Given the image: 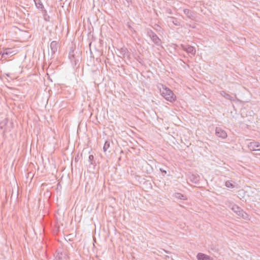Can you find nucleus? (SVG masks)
Segmentation results:
<instances>
[{
    "label": "nucleus",
    "instance_id": "f257e3e1",
    "mask_svg": "<svg viewBox=\"0 0 260 260\" xmlns=\"http://www.w3.org/2000/svg\"><path fill=\"white\" fill-rule=\"evenodd\" d=\"M161 95L168 101L173 102L176 99V95L172 91L166 86L162 85V88L160 89Z\"/></svg>",
    "mask_w": 260,
    "mask_h": 260
},
{
    "label": "nucleus",
    "instance_id": "f8f14e48",
    "mask_svg": "<svg viewBox=\"0 0 260 260\" xmlns=\"http://www.w3.org/2000/svg\"><path fill=\"white\" fill-rule=\"evenodd\" d=\"M35 5L37 8L40 10H44L45 9L44 7L41 2V0H34Z\"/></svg>",
    "mask_w": 260,
    "mask_h": 260
},
{
    "label": "nucleus",
    "instance_id": "6e6552de",
    "mask_svg": "<svg viewBox=\"0 0 260 260\" xmlns=\"http://www.w3.org/2000/svg\"><path fill=\"white\" fill-rule=\"evenodd\" d=\"M67 258H69L70 257L66 251H57L55 259V260H63L64 259H67Z\"/></svg>",
    "mask_w": 260,
    "mask_h": 260
},
{
    "label": "nucleus",
    "instance_id": "1a4fd4ad",
    "mask_svg": "<svg viewBox=\"0 0 260 260\" xmlns=\"http://www.w3.org/2000/svg\"><path fill=\"white\" fill-rule=\"evenodd\" d=\"M216 135L219 138L225 139L227 137L226 133L223 130L222 128L219 127H217L215 129Z\"/></svg>",
    "mask_w": 260,
    "mask_h": 260
},
{
    "label": "nucleus",
    "instance_id": "a878e982",
    "mask_svg": "<svg viewBox=\"0 0 260 260\" xmlns=\"http://www.w3.org/2000/svg\"><path fill=\"white\" fill-rule=\"evenodd\" d=\"M6 75L7 77H9V74H6Z\"/></svg>",
    "mask_w": 260,
    "mask_h": 260
},
{
    "label": "nucleus",
    "instance_id": "4be33fe9",
    "mask_svg": "<svg viewBox=\"0 0 260 260\" xmlns=\"http://www.w3.org/2000/svg\"><path fill=\"white\" fill-rule=\"evenodd\" d=\"M94 156L93 155H90L88 157V161L90 162V165H93L94 162Z\"/></svg>",
    "mask_w": 260,
    "mask_h": 260
},
{
    "label": "nucleus",
    "instance_id": "6ab92c4d",
    "mask_svg": "<svg viewBox=\"0 0 260 260\" xmlns=\"http://www.w3.org/2000/svg\"><path fill=\"white\" fill-rule=\"evenodd\" d=\"M8 122V119L5 118L1 122H0V128L3 129L4 127L7 124Z\"/></svg>",
    "mask_w": 260,
    "mask_h": 260
},
{
    "label": "nucleus",
    "instance_id": "5701e85b",
    "mask_svg": "<svg viewBox=\"0 0 260 260\" xmlns=\"http://www.w3.org/2000/svg\"><path fill=\"white\" fill-rule=\"evenodd\" d=\"M177 198L180 199H183L184 198V196L181 193H178V196L177 197Z\"/></svg>",
    "mask_w": 260,
    "mask_h": 260
},
{
    "label": "nucleus",
    "instance_id": "a211bd4d",
    "mask_svg": "<svg viewBox=\"0 0 260 260\" xmlns=\"http://www.w3.org/2000/svg\"><path fill=\"white\" fill-rule=\"evenodd\" d=\"M110 146V143L109 141H106L104 144L103 147V150L105 152H106L108 149L109 148Z\"/></svg>",
    "mask_w": 260,
    "mask_h": 260
},
{
    "label": "nucleus",
    "instance_id": "dca6fc26",
    "mask_svg": "<svg viewBox=\"0 0 260 260\" xmlns=\"http://www.w3.org/2000/svg\"><path fill=\"white\" fill-rule=\"evenodd\" d=\"M190 180L194 183H197L200 181V177L199 175H192L190 176Z\"/></svg>",
    "mask_w": 260,
    "mask_h": 260
},
{
    "label": "nucleus",
    "instance_id": "2eb2a0df",
    "mask_svg": "<svg viewBox=\"0 0 260 260\" xmlns=\"http://www.w3.org/2000/svg\"><path fill=\"white\" fill-rule=\"evenodd\" d=\"M69 57L73 64L76 66L78 63L79 60L75 59L74 55L73 54H71V53H70Z\"/></svg>",
    "mask_w": 260,
    "mask_h": 260
},
{
    "label": "nucleus",
    "instance_id": "7ed1b4c3",
    "mask_svg": "<svg viewBox=\"0 0 260 260\" xmlns=\"http://www.w3.org/2000/svg\"><path fill=\"white\" fill-rule=\"evenodd\" d=\"M232 210L238 215L242 217L243 219H246L248 218L247 214L238 206L234 205L232 207Z\"/></svg>",
    "mask_w": 260,
    "mask_h": 260
},
{
    "label": "nucleus",
    "instance_id": "412c9836",
    "mask_svg": "<svg viewBox=\"0 0 260 260\" xmlns=\"http://www.w3.org/2000/svg\"><path fill=\"white\" fill-rule=\"evenodd\" d=\"M225 185L226 187L228 188H233L234 187V185L232 184V183L230 181H227L225 183Z\"/></svg>",
    "mask_w": 260,
    "mask_h": 260
},
{
    "label": "nucleus",
    "instance_id": "9b49d317",
    "mask_svg": "<svg viewBox=\"0 0 260 260\" xmlns=\"http://www.w3.org/2000/svg\"><path fill=\"white\" fill-rule=\"evenodd\" d=\"M197 258L198 260H212L210 256L201 252L198 253Z\"/></svg>",
    "mask_w": 260,
    "mask_h": 260
},
{
    "label": "nucleus",
    "instance_id": "39448f33",
    "mask_svg": "<svg viewBox=\"0 0 260 260\" xmlns=\"http://www.w3.org/2000/svg\"><path fill=\"white\" fill-rule=\"evenodd\" d=\"M181 48L184 51H186L188 53H190L191 55H194L196 54V49L192 46L189 45L182 44L181 45Z\"/></svg>",
    "mask_w": 260,
    "mask_h": 260
},
{
    "label": "nucleus",
    "instance_id": "aec40b11",
    "mask_svg": "<svg viewBox=\"0 0 260 260\" xmlns=\"http://www.w3.org/2000/svg\"><path fill=\"white\" fill-rule=\"evenodd\" d=\"M127 53V49L126 48H121L120 49V54L124 57Z\"/></svg>",
    "mask_w": 260,
    "mask_h": 260
},
{
    "label": "nucleus",
    "instance_id": "f3484780",
    "mask_svg": "<svg viewBox=\"0 0 260 260\" xmlns=\"http://www.w3.org/2000/svg\"><path fill=\"white\" fill-rule=\"evenodd\" d=\"M42 12L44 20L46 21H49L50 17L48 15L47 11L45 9H44V10H42Z\"/></svg>",
    "mask_w": 260,
    "mask_h": 260
},
{
    "label": "nucleus",
    "instance_id": "9d476101",
    "mask_svg": "<svg viewBox=\"0 0 260 260\" xmlns=\"http://www.w3.org/2000/svg\"><path fill=\"white\" fill-rule=\"evenodd\" d=\"M50 52L52 55H54L57 51L58 46L56 41H52L50 45Z\"/></svg>",
    "mask_w": 260,
    "mask_h": 260
},
{
    "label": "nucleus",
    "instance_id": "f03ea898",
    "mask_svg": "<svg viewBox=\"0 0 260 260\" xmlns=\"http://www.w3.org/2000/svg\"><path fill=\"white\" fill-rule=\"evenodd\" d=\"M147 35L150 38L152 42L157 46H160L161 43V40L157 35L151 29L147 30Z\"/></svg>",
    "mask_w": 260,
    "mask_h": 260
},
{
    "label": "nucleus",
    "instance_id": "0eeeda50",
    "mask_svg": "<svg viewBox=\"0 0 260 260\" xmlns=\"http://www.w3.org/2000/svg\"><path fill=\"white\" fill-rule=\"evenodd\" d=\"M0 54L3 57L6 58L7 57L14 54V51L11 48H6L3 49V51H1Z\"/></svg>",
    "mask_w": 260,
    "mask_h": 260
},
{
    "label": "nucleus",
    "instance_id": "20e7f679",
    "mask_svg": "<svg viewBox=\"0 0 260 260\" xmlns=\"http://www.w3.org/2000/svg\"><path fill=\"white\" fill-rule=\"evenodd\" d=\"M183 12L186 17L192 20H196L197 17L196 12L193 11H191L187 9H184Z\"/></svg>",
    "mask_w": 260,
    "mask_h": 260
},
{
    "label": "nucleus",
    "instance_id": "4468645a",
    "mask_svg": "<svg viewBox=\"0 0 260 260\" xmlns=\"http://www.w3.org/2000/svg\"><path fill=\"white\" fill-rule=\"evenodd\" d=\"M169 20H168V22H170V23H172L176 26H179L180 25V23L179 21L178 20L177 18H175L173 17H169Z\"/></svg>",
    "mask_w": 260,
    "mask_h": 260
},
{
    "label": "nucleus",
    "instance_id": "b1692460",
    "mask_svg": "<svg viewBox=\"0 0 260 260\" xmlns=\"http://www.w3.org/2000/svg\"><path fill=\"white\" fill-rule=\"evenodd\" d=\"M159 170H160V171L161 172H162V173H165V174H166V173H167V171H166L165 170H164V169H162V168H160V169H159Z\"/></svg>",
    "mask_w": 260,
    "mask_h": 260
},
{
    "label": "nucleus",
    "instance_id": "423d86ee",
    "mask_svg": "<svg viewBox=\"0 0 260 260\" xmlns=\"http://www.w3.org/2000/svg\"><path fill=\"white\" fill-rule=\"evenodd\" d=\"M248 148L250 151H260V143L257 141H252L248 145Z\"/></svg>",
    "mask_w": 260,
    "mask_h": 260
},
{
    "label": "nucleus",
    "instance_id": "393cba45",
    "mask_svg": "<svg viewBox=\"0 0 260 260\" xmlns=\"http://www.w3.org/2000/svg\"><path fill=\"white\" fill-rule=\"evenodd\" d=\"M127 3H131V0H125Z\"/></svg>",
    "mask_w": 260,
    "mask_h": 260
},
{
    "label": "nucleus",
    "instance_id": "ddd939ff",
    "mask_svg": "<svg viewBox=\"0 0 260 260\" xmlns=\"http://www.w3.org/2000/svg\"><path fill=\"white\" fill-rule=\"evenodd\" d=\"M220 94L225 99L230 100L231 101H234V99L233 97L231 96L230 94L226 93L224 91H221Z\"/></svg>",
    "mask_w": 260,
    "mask_h": 260
}]
</instances>
